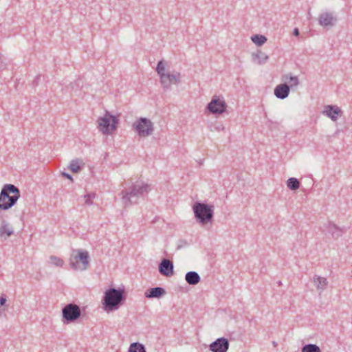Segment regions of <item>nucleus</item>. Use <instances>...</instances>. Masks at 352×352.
Returning a JSON list of instances; mask_svg holds the SVG:
<instances>
[{"label": "nucleus", "mask_w": 352, "mask_h": 352, "mask_svg": "<svg viewBox=\"0 0 352 352\" xmlns=\"http://www.w3.org/2000/svg\"><path fill=\"white\" fill-rule=\"evenodd\" d=\"M166 63L161 60L158 62L156 72L160 78V83L164 90H169L172 85H178L182 81L181 73L177 71L166 72Z\"/></svg>", "instance_id": "obj_1"}, {"label": "nucleus", "mask_w": 352, "mask_h": 352, "mask_svg": "<svg viewBox=\"0 0 352 352\" xmlns=\"http://www.w3.org/2000/svg\"><path fill=\"white\" fill-rule=\"evenodd\" d=\"M124 289L110 288L103 297V305L107 311L117 310L124 300Z\"/></svg>", "instance_id": "obj_4"}, {"label": "nucleus", "mask_w": 352, "mask_h": 352, "mask_svg": "<svg viewBox=\"0 0 352 352\" xmlns=\"http://www.w3.org/2000/svg\"><path fill=\"white\" fill-rule=\"evenodd\" d=\"M282 283L280 281L278 282V285H280Z\"/></svg>", "instance_id": "obj_35"}, {"label": "nucleus", "mask_w": 352, "mask_h": 352, "mask_svg": "<svg viewBox=\"0 0 352 352\" xmlns=\"http://www.w3.org/2000/svg\"><path fill=\"white\" fill-rule=\"evenodd\" d=\"M336 17L332 12H325L319 15L318 23L321 26L327 27L333 26L336 22Z\"/></svg>", "instance_id": "obj_13"}, {"label": "nucleus", "mask_w": 352, "mask_h": 352, "mask_svg": "<svg viewBox=\"0 0 352 352\" xmlns=\"http://www.w3.org/2000/svg\"><path fill=\"white\" fill-rule=\"evenodd\" d=\"M300 182L295 177L289 178L287 181V186L292 190H296L300 188Z\"/></svg>", "instance_id": "obj_22"}, {"label": "nucleus", "mask_w": 352, "mask_h": 352, "mask_svg": "<svg viewBox=\"0 0 352 352\" xmlns=\"http://www.w3.org/2000/svg\"><path fill=\"white\" fill-rule=\"evenodd\" d=\"M192 211L197 222L201 226L212 223L214 217L213 205L196 202L192 206Z\"/></svg>", "instance_id": "obj_3"}, {"label": "nucleus", "mask_w": 352, "mask_h": 352, "mask_svg": "<svg viewBox=\"0 0 352 352\" xmlns=\"http://www.w3.org/2000/svg\"><path fill=\"white\" fill-rule=\"evenodd\" d=\"M61 174H62V175H63L64 177H66V178H67V179H70L72 182H73V178H72V175H69V173H65V172H63Z\"/></svg>", "instance_id": "obj_31"}, {"label": "nucleus", "mask_w": 352, "mask_h": 352, "mask_svg": "<svg viewBox=\"0 0 352 352\" xmlns=\"http://www.w3.org/2000/svg\"><path fill=\"white\" fill-rule=\"evenodd\" d=\"M322 113L332 121L336 122L342 116V112L341 109L336 105H326L324 107Z\"/></svg>", "instance_id": "obj_12"}, {"label": "nucleus", "mask_w": 352, "mask_h": 352, "mask_svg": "<svg viewBox=\"0 0 352 352\" xmlns=\"http://www.w3.org/2000/svg\"><path fill=\"white\" fill-rule=\"evenodd\" d=\"M69 265L74 270L84 271L89 265V255L87 251L74 250L70 255Z\"/></svg>", "instance_id": "obj_6"}, {"label": "nucleus", "mask_w": 352, "mask_h": 352, "mask_svg": "<svg viewBox=\"0 0 352 352\" xmlns=\"http://www.w3.org/2000/svg\"><path fill=\"white\" fill-rule=\"evenodd\" d=\"M225 129L224 126L223 124H219L217 126L215 127V129L218 131H223Z\"/></svg>", "instance_id": "obj_32"}, {"label": "nucleus", "mask_w": 352, "mask_h": 352, "mask_svg": "<svg viewBox=\"0 0 352 352\" xmlns=\"http://www.w3.org/2000/svg\"><path fill=\"white\" fill-rule=\"evenodd\" d=\"M185 279L189 285H192L198 284L201 280L199 274L194 271L187 272L185 276Z\"/></svg>", "instance_id": "obj_19"}, {"label": "nucleus", "mask_w": 352, "mask_h": 352, "mask_svg": "<svg viewBox=\"0 0 352 352\" xmlns=\"http://www.w3.org/2000/svg\"><path fill=\"white\" fill-rule=\"evenodd\" d=\"M128 352H146L144 346L140 342L131 344Z\"/></svg>", "instance_id": "obj_23"}, {"label": "nucleus", "mask_w": 352, "mask_h": 352, "mask_svg": "<svg viewBox=\"0 0 352 352\" xmlns=\"http://www.w3.org/2000/svg\"><path fill=\"white\" fill-rule=\"evenodd\" d=\"M151 190L148 184L144 182H138L134 184L129 190H123L120 195L125 207H129L144 194L147 193Z\"/></svg>", "instance_id": "obj_2"}, {"label": "nucleus", "mask_w": 352, "mask_h": 352, "mask_svg": "<svg viewBox=\"0 0 352 352\" xmlns=\"http://www.w3.org/2000/svg\"><path fill=\"white\" fill-rule=\"evenodd\" d=\"M19 197V190L12 184H6L0 193V208L7 210L11 208Z\"/></svg>", "instance_id": "obj_5"}, {"label": "nucleus", "mask_w": 352, "mask_h": 352, "mask_svg": "<svg viewBox=\"0 0 352 352\" xmlns=\"http://www.w3.org/2000/svg\"><path fill=\"white\" fill-rule=\"evenodd\" d=\"M313 282L318 291L323 292L328 286V280L325 277L315 275L313 278Z\"/></svg>", "instance_id": "obj_17"}, {"label": "nucleus", "mask_w": 352, "mask_h": 352, "mask_svg": "<svg viewBox=\"0 0 352 352\" xmlns=\"http://www.w3.org/2000/svg\"><path fill=\"white\" fill-rule=\"evenodd\" d=\"M301 352H321L320 347L315 344H305L301 350Z\"/></svg>", "instance_id": "obj_25"}, {"label": "nucleus", "mask_w": 352, "mask_h": 352, "mask_svg": "<svg viewBox=\"0 0 352 352\" xmlns=\"http://www.w3.org/2000/svg\"><path fill=\"white\" fill-rule=\"evenodd\" d=\"M294 36H298L299 35V30L298 28H295L294 30Z\"/></svg>", "instance_id": "obj_33"}, {"label": "nucleus", "mask_w": 352, "mask_h": 352, "mask_svg": "<svg viewBox=\"0 0 352 352\" xmlns=\"http://www.w3.org/2000/svg\"><path fill=\"white\" fill-rule=\"evenodd\" d=\"M289 91L290 87L287 84H280L275 87L274 95L276 98L283 100L289 96Z\"/></svg>", "instance_id": "obj_15"}, {"label": "nucleus", "mask_w": 352, "mask_h": 352, "mask_svg": "<svg viewBox=\"0 0 352 352\" xmlns=\"http://www.w3.org/2000/svg\"><path fill=\"white\" fill-rule=\"evenodd\" d=\"M50 263L56 267H63L64 261L61 258L56 256H51L50 257Z\"/></svg>", "instance_id": "obj_27"}, {"label": "nucleus", "mask_w": 352, "mask_h": 352, "mask_svg": "<svg viewBox=\"0 0 352 352\" xmlns=\"http://www.w3.org/2000/svg\"><path fill=\"white\" fill-rule=\"evenodd\" d=\"M253 56L258 59L259 65L265 63L269 58L268 56L261 51H258L256 54H253Z\"/></svg>", "instance_id": "obj_26"}, {"label": "nucleus", "mask_w": 352, "mask_h": 352, "mask_svg": "<svg viewBox=\"0 0 352 352\" xmlns=\"http://www.w3.org/2000/svg\"><path fill=\"white\" fill-rule=\"evenodd\" d=\"M98 124L99 131L104 135H111L116 129L118 119L106 111L103 116L98 118Z\"/></svg>", "instance_id": "obj_7"}, {"label": "nucleus", "mask_w": 352, "mask_h": 352, "mask_svg": "<svg viewBox=\"0 0 352 352\" xmlns=\"http://www.w3.org/2000/svg\"><path fill=\"white\" fill-rule=\"evenodd\" d=\"M227 108V104L223 97L214 95L211 101L208 104L206 109L212 114H222Z\"/></svg>", "instance_id": "obj_10"}, {"label": "nucleus", "mask_w": 352, "mask_h": 352, "mask_svg": "<svg viewBox=\"0 0 352 352\" xmlns=\"http://www.w3.org/2000/svg\"><path fill=\"white\" fill-rule=\"evenodd\" d=\"M272 344H273V345H274V346H276V345H277V343H276V342H272Z\"/></svg>", "instance_id": "obj_34"}, {"label": "nucleus", "mask_w": 352, "mask_h": 352, "mask_svg": "<svg viewBox=\"0 0 352 352\" xmlns=\"http://www.w3.org/2000/svg\"><path fill=\"white\" fill-rule=\"evenodd\" d=\"M81 316L79 306L75 303L66 305L62 309V316L64 324L76 322Z\"/></svg>", "instance_id": "obj_9"}, {"label": "nucleus", "mask_w": 352, "mask_h": 352, "mask_svg": "<svg viewBox=\"0 0 352 352\" xmlns=\"http://www.w3.org/2000/svg\"><path fill=\"white\" fill-rule=\"evenodd\" d=\"M13 234V231L10 230L6 226H1L0 228V237L3 238L6 236H10Z\"/></svg>", "instance_id": "obj_28"}, {"label": "nucleus", "mask_w": 352, "mask_h": 352, "mask_svg": "<svg viewBox=\"0 0 352 352\" xmlns=\"http://www.w3.org/2000/svg\"><path fill=\"white\" fill-rule=\"evenodd\" d=\"M327 231L335 239L341 236L344 233V229L338 227L335 223L329 222L327 225Z\"/></svg>", "instance_id": "obj_18"}, {"label": "nucleus", "mask_w": 352, "mask_h": 352, "mask_svg": "<svg viewBox=\"0 0 352 352\" xmlns=\"http://www.w3.org/2000/svg\"><path fill=\"white\" fill-rule=\"evenodd\" d=\"M7 301L6 295H2L0 296V311H4L6 309H1V307L6 305V302Z\"/></svg>", "instance_id": "obj_30"}, {"label": "nucleus", "mask_w": 352, "mask_h": 352, "mask_svg": "<svg viewBox=\"0 0 352 352\" xmlns=\"http://www.w3.org/2000/svg\"><path fill=\"white\" fill-rule=\"evenodd\" d=\"M133 128L140 137H148L154 132V124L146 118H140L133 122Z\"/></svg>", "instance_id": "obj_8"}, {"label": "nucleus", "mask_w": 352, "mask_h": 352, "mask_svg": "<svg viewBox=\"0 0 352 352\" xmlns=\"http://www.w3.org/2000/svg\"><path fill=\"white\" fill-rule=\"evenodd\" d=\"M283 78L285 80H288L290 88L297 87L300 83L298 76H292L291 74L285 75Z\"/></svg>", "instance_id": "obj_21"}, {"label": "nucleus", "mask_w": 352, "mask_h": 352, "mask_svg": "<svg viewBox=\"0 0 352 352\" xmlns=\"http://www.w3.org/2000/svg\"><path fill=\"white\" fill-rule=\"evenodd\" d=\"M251 40L256 45L261 46L267 41V38L263 35L255 34L251 37Z\"/></svg>", "instance_id": "obj_24"}, {"label": "nucleus", "mask_w": 352, "mask_h": 352, "mask_svg": "<svg viewBox=\"0 0 352 352\" xmlns=\"http://www.w3.org/2000/svg\"><path fill=\"white\" fill-rule=\"evenodd\" d=\"M166 294V291L164 288L161 287H156L153 288H151L148 289L144 295L146 298H159L161 296H164Z\"/></svg>", "instance_id": "obj_16"}, {"label": "nucleus", "mask_w": 352, "mask_h": 352, "mask_svg": "<svg viewBox=\"0 0 352 352\" xmlns=\"http://www.w3.org/2000/svg\"><path fill=\"white\" fill-rule=\"evenodd\" d=\"M85 163L80 159H75L72 160L69 164V169L75 173H79L82 167L84 166Z\"/></svg>", "instance_id": "obj_20"}, {"label": "nucleus", "mask_w": 352, "mask_h": 352, "mask_svg": "<svg viewBox=\"0 0 352 352\" xmlns=\"http://www.w3.org/2000/svg\"><path fill=\"white\" fill-rule=\"evenodd\" d=\"M173 263L168 259L164 258L159 265V272L161 274L170 277L173 274Z\"/></svg>", "instance_id": "obj_14"}, {"label": "nucleus", "mask_w": 352, "mask_h": 352, "mask_svg": "<svg viewBox=\"0 0 352 352\" xmlns=\"http://www.w3.org/2000/svg\"><path fill=\"white\" fill-rule=\"evenodd\" d=\"M209 347L212 352H226L229 348V342L226 338H220L212 342Z\"/></svg>", "instance_id": "obj_11"}, {"label": "nucleus", "mask_w": 352, "mask_h": 352, "mask_svg": "<svg viewBox=\"0 0 352 352\" xmlns=\"http://www.w3.org/2000/svg\"><path fill=\"white\" fill-rule=\"evenodd\" d=\"M96 197V195L94 193L91 194H87L85 195V204L87 205H91L92 204V199H94Z\"/></svg>", "instance_id": "obj_29"}]
</instances>
